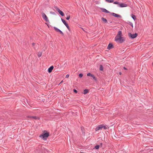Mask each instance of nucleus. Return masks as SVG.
<instances>
[{
    "label": "nucleus",
    "mask_w": 153,
    "mask_h": 153,
    "mask_svg": "<svg viewBox=\"0 0 153 153\" xmlns=\"http://www.w3.org/2000/svg\"><path fill=\"white\" fill-rule=\"evenodd\" d=\"M105 1L108 3H112L114 2L113 0H105Z\"/></svg>",
    "instance_id": "f3484780"
},
{
    "label": "nucleus",
    "mask_w": 153,
    "mask_h": 153,
    "mask_svg": "<svg viewBox=\"0 0 153 153\" xmlns=\"http://www.w3.org/2000/svg\"><path fill=\"white\" fill-rule=\"evenodd\" d=\"M74 92L76 93H77V90H76V89H74Z\"/></svg>",
    "instance_id": "cd10ccee"
},
{
    "label": "nucleus",
    "mask_w": 153,
    "mask_h": 153,
    "mask_svg": "<svg viewBox=\"0 0 153 153\" xmlns=\"http://www.w3.org/2000/svg\"><path fill=\"white\" fill-rule=\"evenodd\" d=\"M56 10L62 16H64V14L63 13L62 11H61L59 8L56 7Z\"/></svg>",
    "instance_id": "0eeeda50"
},
{
    "label": "nucleus",
    "mask_w": 153,
    "mask_h": 153,
    "mask_svg": "<svg viewBox=\"0 0 153 153\" xmlns=\"http://www.w3.org/2000/svg\"><path fill=\"white\" fill-rule=\"evenodd\" d=\"M101 19H102V20L104 22H105V23L107 22V21L106 20V19L104 18H103V17Z\"/></svg>",
    "instance_id": "2eb2a0df"
},
{
    "label": "nucleus",
    "mask_w": 153,
    "mask_h": 153,
    "mask_svg": "<svg viewBox=\"0 0 153 153\" xmlns=\"http://www.w3.org/2000/svg\"><path fill=\"white\" fill-rule=\"evenodd\" d=\"M88 92V90L86 89L84 90V94H85L87 93Z\"/></svg>",
    "instance_id": "a211bd4d"
},
{
    "label": "nucleus",
    "mask_w": 153,
    "mask_h": 153,
    "mask_svg": "<svg viewBox=\"0 0 153 153\" xmlns=\"http://www.w3.org/2000/svg\"><path fill=\"white\" fill-rule=\"evenodd\" d=\"M82 76H83V74H79V76L81 78L82 77Z\"/></svg>",
    "instance_id": "bb28decb"
},
{
    "label": "nucleus",
    "mask_w": 153,
    "mask_h": 153,
    "mask_svg": "<svg viewBox=\"0 0 153 153\" xmlns=\"http://www.w3.org/2000/svg\"><path fill=\"white\" fill-rule=\"evenodd\" d=\"M122 31H119L115 38V41L118 43H123L125 40L126 39L124 37H122Z\"/></svg>",
    "instance_id": "f257e3e1"
},
{
    "label": "nucleus",
    "mask_w": 153,
    "mask_h": 153,
    "mask_svg": "<svg viewBox=\"0 0 153 153\" xmlns=\"http://www.w3.org/2000/svg\"><path fill=\"white\" fill-rule=\"evenodd\" d=\"M62 82H63V81H62L61 82V83Z\"/></svg>",
    "instance_id": "72a5a7b5"
},
{
    "label": "nucleus",
    "mask_w": 153,
    "mask_h": 153,
    "mask_svg": "<svg viewBox=\"0 0 153 153\" xmlns=\"http://www.w3.org/2000/svg\"><path fill=\"white\" fill-rule=\"evenodd\" d=\"M69 75L68 74H67L66 76V78H68L69 77Z\"/></svg>",
    "instance_id": "c85d7f7f"
},
{
    "label": "nucleus",
    "mask_w": 153,
    "mask_h": 153,
    "mask_svg": "<svg viewBox=\"0 0 153 153\" xmlns=\"http://www.w3.org/2000/svg\"><path fill=\"white\" fill-rule=\"evenodd\" d=\"M131 17L134 20H135V19H136V16H134V15L133 14H132L131 15Z\"/></svg>",
    "instance_id": "aec40b11"
},
{
    "label": "nucleus",
    "mask_w": 153,
    "mask_h": 153,
    "mask_svg": "<svg viewBox=\"0 0 153 153\" xmlns=\"http://www.w3.org/2000/svg\"><path fill=\"white\" fill-rule=\"evenodd\" d=\"M53 68V66H51L48 69V72L49 73H51L52 71Z\"/></svg>",
    "instance_id": "f8f14e48"
},
{
    "label": "nucleus",
    "mask_w": 153,
    "mask_h": 153,
    "mask_svg": "<svg viewBox=\"0 0 153 153\" xmlns=\"http://www.w3.org/2000/svg\"><path fill=\"white\" fill-rule=\"evenodd\" d=\"M70 16L69 15V16H68L67 17H66V19L68 20L69 19H70Z\"/></svg>",
    "instance_id": "b1692460"
},
{
    "label": "nucleus",
    "mask_w": 153,
    "mask_h": 153,
    "mask_svg": "<svg viewBox=\"0 0 153 153\" xmlns=\"http://www.w3.org/2000/svg\"><path fill=\"white\" fill-rule=\"evenodd\" d=\"M129 36L130 37L134 39L136 38L137 35V33H135L134 34H132L131 33H130L128 34Z\"/></svg>",
    "instance_id": "20e7f679"
},
{
    "label": "nucleus",
    "mask_w": 153,
    "mask_h": 153,
    "mask_svg": "<svg viewBox=\"0 0 153 153\" xmlns=\"http://www.w3.org/2000/svg\"><path fill=\"white\" fill-rule=\"evenodd\" d=\"M104 129H107L108 128V127L106 126H104L103 125V128Z\"/></svg>",
    "instance_id": "a878e982"
},
{
    "label": "nucleus",
    "mask_w": 153,
    "mask_h": 153,
    "mask_svg": "<svg viewBox=\"0 0 153 153\" xmlns=\"http://www.w3.org/2000/svg\"><path fill=\"white\" fill-rule=\"evenodd\" d=\"M54 28L55 30L57 32H59L62 35H63V33L61 30H60L59 29L57 28V27H54Z\"/></svg>",
    "instance_id": "9d476101"
},
{
    "label": "nucleus",
    "mask_w": 153,
    "mask_h": 153,
    "mask_svg": "<svg viewBox=\"0 0 153 153\" xmlns=\"http://www.w3.org/2000/svg\"><path fill=\"white\" fill-rule=\"evenodd\" d=\"M100 147V146L99 145H97L95 146V148L96 149H99V148Z\"/></svg>",
    "instance_id": "4be33fe9"
},
{
    "label": "nucleus",
    "mask_w": 153,
    "mask_h": 153,
    "mask_svg": "<svg viewBox=\"0 0 153 153\" xmlns=\"http://www.w3.org/2000/svg\"><path fill=\"white\" fill-rule=\"evenodd\" d=\"M61 20L62 21V22H63V23H64V24L65 25H66V24H68L63 19H61Z\"/></svg>",
    "instance_id": "dca6fc26"
},
{
    "label": "nucleus",
    "mask_w": 153,
    "mask_h": 153,
    "mask_svg": "<svg viewBox=\"0 0 153 153\" xmlns=\"http://www.w3.org/2000/svg\"><path fill=\"white\" fill-rule=\"evenodd\" d=\"M35 44L34 43H32V45L33 46H34L35 45Z\"/></svg>",
    "instance_id": "7c9ffc66"
},
{
    "label": "nucleus",
    "mask_w": 153,
    "mask_h": 153,
    "mask_svg": "<svg viewBox=\"0 0 153 153\" xmlns=\"http://www.w3.org/2000/svg\"><path fill=\"white\" fill-rule=\"evenodd\" d=\"M42 55V53L41 52H39L38 53V56L39 57H40Z\"/></svg>",
    "instance_id": "6ab92c4d"
},
{
    "label": "nucleus",
    "mask_w": 153,
    "mask_h": 153,
    "mask_svg": "<svg viewBox=\"0 0 153 153\" xmlns=\"http://www.w3.org/2000/svg\"><path fill=\"white\" fill-rule=\"evenodd\" d=\"M114 4H118L119 5V4H120L119 2L117 1H115L114 2Z\"/></svg>",
    "instance_id": "393cba45"
},
{
    "label": "nucleus",
    "mask_w": 153,
    "mask_h": 153,
    "mask_svg": "<svg viewBox=\"0 0 153 153\" xmlns=\"http://www.w3.org/2000/svg\"><path fill=\"white\" fill-rule=\"evenodd\" d=\"M123 68L125 70H127L126 68H125V67H124Z\"/></svg>",
    "instance_id": "c756f323"
},
{
    "label": "nucleus",
    "mask_w": 153,
    "mask_h": 153,
    "mask_svg": "<svg viewBox=\"0 0 153 153\" xmlns=\"http://www.w3.org/2000/svg\"><path fill=\"white\" fill-rule=\"evenodd\" d=\"M111 14L112 15L115 17H120V15L114 13H111Z\"/></svg>",
    "instance_id": "ddd939ff"
},
{
    "label": "nucleus",
    "mask_w": 153,
    "mask_h": 153,
    "mask_svg": "<svg viewBox=\"0 0 153 153\" xmlns=\"http://www.w3.org/2000/svg\"><path fill=\"white\" fill-rule=\"evenodd\" d=\"M101 10L102 12H103L104 13H110L109 11H108L106 10V9H104V8H101Z\"/></svg>",
    "instance_id": "9b49d317"
},
{
    "label": "nucleus",
    "mask_w": 153,
    "mask_h": 153,
    "mask_svg": "<svg viewBox=\"0 0 153 153\" xmlns=\"http://www.w3.org/2000/svg\"><path fill=\"white\" fill-rule=\"evenodd\" d=\"M27 118L28 119H33L36 120H39V117L36 116H28L27 117Z\"/></svg>",
    "instance_id": "7ed1b4c3"
},
{
    "label": "nucleus",
    "mask_w": 153,
    "mask_h": 153,
    "mask_svg": "<svg viewBox=\"0 0 153 153\" xmlns=\"http://www.w3.org/2000/svg\"><path fill=\"white\" fill-rule=\"evenodd\" d=\"M101 145H102V143H101Z\"/></svg>",
    "instance_id": "f704fd0d"
},
{
    "label": "nucleus",
    "mask_w": 153,
    "mask_h": 153,
    "mask_svg": "<svg viewBox=\"0 0 153 153\" xmlns=\"http://www.w3.org/2000/svg\"><path fill=\"white\" fill-rule=\"evenodd\" d=\"M42 16L45 21H46V22H48V20L47 17L44 13H42Z\"/></svg>",
    "instance_id": "39448f33"
},
{
    "label": "nucleus",
    "mask_w": 153,
    "mask_h": 153,
    "mask_svg": "<svg viewBox=\"0 0 153 153\" xmlns=\"http://www.w3.org/2000/svg\"><path fill=\"white\" fill-rule=\"evenodd\" d=\"M66 26V27H67V28L70 31V29L69 27V26H68V24H66V25H65Z\"/></svg>",
    "instance_id": "5701e85b"
},
{
    "label": "nucleus",
    "mask_w": 153,
    "mask_h": 153,
    "mask_svg": "<svg viewBox=\"0 0 153 153\" xmlns=\"http://www.w3.org/2000/svg\"><path fill=\"white\" fill-rule=\"evenodd\" d=\"M100 71H103V67L102 65H100Z\"/></svg>",
    "instance_id": "412c9836"
},
{
    "label": "nucleus",
    "mask_w": 153,
    "mask_h": 153,
    "mask_svg": "<svg viewBox=\"0 0 153 153\" xmlns=\"http://www.w3.org/2000/svg\"><path fill=\"white\" fill-rule=\"evenodd\" d=\"M121 74H121V72H120V73H119V74H120V75H121Z\"/></svg>",
    "instance_id": "473e14b6"
},
{
    "label": "nucleus",
    "mask_w": 153,
    "mask_h": 153,
    "mask_svg": "<svg viewBox=\"0 0 153 153\" xmlns=\"http://www.w3.org/2000/svg\"><path fill=\"white\" fill-rule=\"evenodd\" d=\"M131 25L132 27H133V24H131Z\"/></svg>",
    "instance_id": "2f4dec72"
},
{
    "label": "nucleus",
    "mask_w": 153,
    "mask_h": 153,
    "mask_svg": "<svg viewBox=\"0 0 153 153\" xmlns=\"http://www.w3.org/2000/svg\"><path fill=\"white\" fill-rule=\"evenodd\" d=\"M87 76H91L92 77L93 79L95 80H96V77H95V76H94V75L90 73H88L87 74Z\"/></svg>",
    "instance_id": "1a4fd4ad"
},
{
    "label": "nucleus",
    "mask_w": 153,
    "mask_h": 153,
    "mask_svg": "<svg viewBox=\"0 0 153 153\" xmlns=\"http://www.w3.org/2000/svg\"><path fill=\"white\" fill-rule=\"evenodd\" d=\"M113 45L112 44H109L108 47V49H111L112 48Z\"/></svg>",
    "instance_id": "4468645a"
},
{
    "label": "nucleus",
    "mask_w": 153,
    "mask_h": 153,
    "mask_svg": "<svg viewBox=\"0 0 153 153\" xmlns=\"http://www.w3.org/2000/svg\"><path fill=\"white\" fill-rule=\"evenodd\" d=\"M103 128V125H100L99 126H98L97 127L95 128V130L96 131H97L98 130L101 129L102 128Z\"/></svg>",
    "instance_id": "6e6552de"
},
{
    "label": "nucleus",
    "mask_w": 153,
    "mask_h": 153,
    "mask_svg": "<svg viewBox=\"0 0 153 153\" xmlns=\"http://www.w3.org/2000/svg\"><path fill=\"white\" fill-rule=\"evenodd\" d=\"M49 136L48 133H45L42 135H40V137L43 139L44 140H46L47 138Z\"/></svg>",
    "instance_id": "f03ea898"
},
{
    "label": "nucleus",
    "mask_w": 153,
    "mask_h": 153,
    "mask_svg": "<svg viewBox=\"0 0 153 153\" xmlns=\"http://www.w3.org/2000/svg\"><path fill=\"white\" fill-rule=\"evenodd\" d=\"M119 6L121 7H126L128 6V5L126 3H121L119 4Z\"/></svg>",
    "instance_id": "423d86ee"
}]
</instances>
